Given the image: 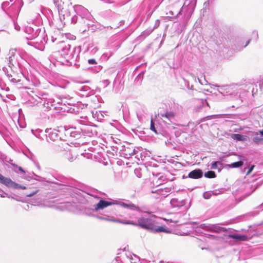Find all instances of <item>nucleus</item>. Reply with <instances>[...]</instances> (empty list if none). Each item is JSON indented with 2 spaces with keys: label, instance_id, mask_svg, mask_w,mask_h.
Instances as JSON below:
<instances>
[{
  "label": "nucleus",
  "instance_id": "a878e982",
  "mask_svg": "<svg viewBox=\"0 0 263 263\" xmlns=\"http://www.w3.org/2000/svg\"><path fill=\"white\" fill-rule=\"evenodd\" d=\"M253 141L257 144H263V137L258 136V133H255L254 137L252 139Z\"/></svg>",
  "mask_w": 263,
  "mask_h": 263
},
{
  "label": "nucleus",
  "instance_id": "7ed1b4c3",
  "mask_svg": "<svg viewBox=\"0 0 263 263\" xmlns=\"http://www.w3.org/2000/svg\"><path fill=\"white\" fill-rule=\"evenodd\" d=\"M73 9L78 15L88 21V22L86 23L88 26L94 25V18L87 9L82 5H76L73 6Z\"/></svg>",
  "mask_w": 263,
  "mask_h": 263
},
{
  "label": "nucleus",
  "instance_id": "3c124183",
  "mask_svg": "<svg viewBox=\"0 0 263 263\" xmlns=\"http://www.w3.org/2000/svg\"><path fill=\"white\" fill-rule=\"evenodd\" d=\"M167 221H170L171 222H174L175 223H178L179 222V220H173L172 219H168Z\"/></svg>",
  "mask_w": 263,
  "mask_h": 263
},
{
  "label": "nucleus",
  "instance_id": "393cba45",
  "mask_svg": "<svg viewBox=\"0 0 263 263\" xmlns=\"http://www.w3.org/2000/svg\"><path fill=\"white\" fill-rule=\"evenodd\" d=\"M172 206L174 208L181 207L184 205L185 201L184 200L179 201L178 199L173 198L170 202Z\"/></svg>",
  "mask_w": 263,
  "mask_h": 263
},
{
  "label": "nucleus",
  "instance_id": "603ef678",
  "mask_svg": "<svg viewBox=\"0 0 263 263\" xmlns=\"http://www.w3.org/2000/svg\"><path fill=\"white\" fill-rule=\"evenodd\" d=\"M7 195H8V194L7 193H5L3 192V194H0V196L1 197H5V196H7Z\"/></svg>",
  "mask_w": 263,
  "mask_h": 263
},
{
  "label": "nucleus",
  "instance_id": "f257e3e1",
  "mask_svg": "<svg viewBox=\"0 0 263 263\" xmlns=\"http://www.w3.org/2000/svg\"><path fill=\"white\" fill-rule=\"evenodd\" d=\"M159 219L155 216L142 217L138 219L137 222L134 221H122L120 222L124 224H132L153 232L155 233L165 232L170 233L171 231L165 226H158Z\"/></svg>",
  "mask_w": 263,
  "mask_h": 263
},
{
  "label": "nucleus",
  "instance_id": "412c9836",
  "mask_svg": "<svg viewBox=\"0 0 263 263\" xmlns=\"http://www.w3.org/2000/svg\"><path fill=\"white\" fill-rule=\"evenodd\" d=\"M209 229L216 233H220L226 231V228L221 227L218 224H210L209 226Z\"/></svg>",
  "mask_w": 263,
  "mask_h": 263
},
{
  "label": "nucleus",
  "instance_id": "f03ea898",
  "mask_svg": "<svg viewBox=\"0 0 263 263\" xmlns=\"http://www.w3.org/2000/svg\"><path fill=\"white\" fill-rule=\"evenodd\" d=\"M59 48H61V51H58L61 52V55L66 59L67 62H76L79 58V54L81 51V49L79 47H74L71 50V46L69 44L62 42L59 44Z\"/></svg>",
  "mask_w": 263,
  "mask_h": 263
},
{
  "label": "nucleus",
  "instance_id": "2f4dec72",
  "mask_svg": "<svg viewBox=\"0 0 263 263\" xmlns=\"http://www.w3.org/2000/svg\"><path fill=\"white\" fill-rule=\"evenodd\" d=\"M204 176L208 178H214L216 177V174L214 172L210 171L205 173Z\"/></svg>",
  "mask_w": 263,
  "mask_h": 263
},
{
  "label": "nucleus",
  "instance_id": "4468645a",
  "mask_svg": "<svg viewBox=\"0 0 263 263\" xmlns=\"http://www.w3.org/2000/svg\"><path fill=\"white\" fill-rule=\"evenodd\" d=\"M112 204H114L113 202L101 199L99 202L97 204L94 205L93 206L96 211H98L99 210L103 209L107 206L112 205Z\"/></svg>",
  "mask_w": 263,
  "mask_h": 263
},
{
  "label": "nucleus",
  "instance_id": "79ce46f5",
  "mask_svg": "<svg viewBox=\"0 0 263 263\" xmlns=\"http://www.w3.org/2000/svg\"><path fill=\"white\" fill-rule=\"evenodd\" d=\"M13 23H14V28H15V30H16L17 31L20 30L21 27L17 24V22L14 21Z\"/></svg>",
  "mask_w": 263,
  "mask_h": 263
},
{
  "label": "nucleus",
  "instance_id": "20e7f679",
  "mask_svg": "<svg viewBox=\"0 0 263 263\" xmlns=\"http://www.w3.org/2000/svg\"><path fill=\"white\" fill-rule=\"evenodd\" d=\"M25 32L27 34L26 38L27 40H33L37 39V40L42 39L43 35L40 36L41 29L39 27L32 23L29 24L25 27Z\"/></svg>",
  "mask_w": 263,
  "mask_h": 263
},
{
  "label": "nucleus",
  "instance_id": "de8ad7c7",
  "mask_svg": "<svg viewBox=\"0 0 263 263\" xmlns=\"http://www.w3.org/2000/svg\"><path fill=\"white\" fill-rule=\"evenodd\" d=\"M37 192V191H33V192L29 193V194H26V196L27 197H31L33 195H34V194H35Z\"/></svg>",
  "mask_w": 263,
  "mask_h": 263
},
{
  "label": "nucleus",
  "instance_id": "f8f14e48",
  "mask_svg": "<svg viewBox=\"0 0 263 263\" xmlns=\"http://www.w3.org/2000/svg\"><path fill=\"white\" fill-rule=\"evenodd\" d=\"M192 0H185V2L184 3V4L183 6L182 7V8L181 10H180L179 11H170L169 13H167V14H168L167 16L168 17L174 18L178 17V16L181 14V12L183 11V10L185 8V7H187L189 5L190 3L192 2Z\"/></svg>",
  "mask_w": 263,
  "mask_h": 263
},
{
  "label": "nucleus",
  "instance_id": "2eb2a0df",
  "mask_svg": "<svg viewBox=\"0 0 263 263\" xmlns=\"http://www.w3.org/2000/svg\"><path fill=\"white\" fill-rule=\"evenodd\" d=\"M203 176V172L201 170L196 169L190 172L188 174L189 178L197 179L200 178Z\"/></svg>",
  "mask_w": 263,
  "mask_h": 263
},
{
  "label": "nucleus",
  "instance_id": "864d4df0",
  "mask_svg": "<svg viewBox=\"0 0 263 263\" xmlns=\"http://www.w3.org/2000/svg\"><path fill=\"white\" fill-rule=\"evenodd\" d=\"M200 226H201V227L202 228H209V226H208L206 225V224H204V223L201 224Z\"/></svg>",
  "mask_w": 263,
  "mask_h": 263
},
{
  "label": "nucleus",
  "instance_id": "6e6d98bb",
  "mask_svg": "<svg viewBox=\"0 0 263 263\" xmlns=\"http://www.w3.org/2000/svg\"><path fill=\"white\" fill-rule=\"evenodd\" d=\"M182 178H183V179H186V178H189V177H188V175H187V176L183 175V176H182Z\"/></svg>",
  "mask_w": 263,
  "mask_h": 263
},
{
  "label": "nucleus",
  "instance_id": "ea45409f",
  "mask_svg": "<svg viewBox=\"0 0 263 263\" xmlns=\"http://www.w3.org/2000/svg\"><path fill=\"white\" fill-rule=\"evenodd\" d=\"M160 21L159 20H157L156 21H155V25L154 26V27L153 28H154V30L157 28H158L159 25H160Z\"/></svg>",
  "mask_w": 263,
  "mask_h": 263
},
{
  "label": "nucleus",
  "instance_id": "ddd939ff",
  "mask_svg": "<svg viewBox=\"0 0 263 263\" xmlns=\"http://www.w3.org/2000/svg\"><path fill=\"white\" fill-rule=\"evenodd\" d=\"M21 75H23V74H21L20 76H19L17 73L14 72L12 70L10 73L9 71H7V76L9 80L14 83H16L21 81L20 77Z\"/></svg>",
  "mask_w": 263,
  "mask_h": 263
},
{
  "label": "nucleus",
  "instance_id": "cd10ccee",
  "mask_svg": "<svg viewBox=\"0 0 263 263\" xmlns=\"http://www.w3.org/2000/svg\"><path fill=\"white\" fill-rule=\"evenodd\" d=\"M91 114L93 118L97 120V121L101 120L102 119V118L103 117V116L100 111H96L95 113L92 111Z\"/></svg>",
  "mask_w": 263,
  "mask_h": 263
},
{
  "label": "nucleus",
  "instance_id": "c85d7f7f",
  "mask_svg": "<svg viewBox=\"0 0 263 263\" xmlns=\"http://www.w3.org/2000/svg\"><path fill=\"white\" fill-rule=\"evenodd\" d=\"M15 49H11L10 51V54H11V55L9 58V64L12 65H14L13 61L14 59L15 55Z\"/></svg>",
  "mask_w": 263,
  "mask_h": 263
},
{
  "label": "nucleus",
  "instance_id": "e433bc0d",
  "mask_svg": "<svg viewBox=\"0 0 263 263\" xmlns=\"http://www.w3.org/2000/svg\"><path fill=\"white\" fill-rule=\"evenodd\" d=\"M150 129L152 131L154 132L155 133H157V131L155 126V123L153 119L151 120Z\"/></svg>",
  "mask_w": 263,
  "mask_h": 263
},
{
  "label": "nucleus",
  "instance_id": "5fc2aeb1",
  "mask_svg": "<svg viewBox=\"0 0 263 263\" xmlns=\"http://www.w3.org/2000/svg\"><path fill=\"white\" fill-rule=\"evenodd\" d=\"M258 133L260 135L261 137L263 136V130H258Z\"/></svg>",
  "mask_w": 263,
  "mask_h": 263
},
{
  "label": "nucleus",
  "instance_id": "6ab92c4d",
  "mask_svg": "<svg viewBox=\"0 0 263 263\" xmlns=\"http://www.w3.org/2000/svg\"><path fill=\"white\" fill-rule=\"evenodd\" d=\"M136 114L138 119L141 120L146 114V108L143 106H139L137 108Z\"/></svg>",
  "mask_w": 263,
  "mask_h": 263
},
{
  "label": "nucleus",
  "instance_id": "680f3d73",
  "mask_svg": "<svg viewBox=\"0 0 263 263\" xmlns=\"http://www.w3.org/2000/svg\"><path fill=\"white\" fill-rule=\"evenodd\" d=\"M101 67H100V66H99V67H98V69H99V70H101Z\"/></svg>",
  "mask_w": 263,
  "mask_h": 263
},
{
  "label": "nucleus",
  "instance_id": "69168bd1",
  "mask_svg": "<svg viewBox=\"0 0 263 263\" xmlns=\"http://www.w3.org/2000/svg\"><path fill=\"white\" fill-rule=\"evenodd\" d=\"M198 80H199V82L200 83H201L200 80L199 79H198Z\"/></svg>",
  "mask_w": 263,
  "mask_h": 263
},
{
  "label": "nucleus",
  "instance_id": "5701e85b",
  "mask_svg": "<svg viewBox=\"0 0 263 263\" xmlns=\"http://www.w3.org/2000/svg\"><path fill=\"white\" fill-rule=\"evenodd\" d=\"M74 128L72 127L68 129H66V135H69L70 137L75 138H79L80 137V134L79 132L73 130Z\"/></svg>",
  "mask_w": 263,
  "mask_h": 263
},
{
  "label": "nucleus",
  "instance_id": "1a4fd4ad",
  "mask_svg": "<svg viewBox=\"0 0 263 263\" xmlns=\"http://www.w3.org/2000/svg\"><path fill=\"white\" fill-rule=\"evenodd\" d=\"M21 4L20 2H15L14 3L11 4L7 12L11 16H13L14 17L17 16L21 10Z\"/></svg>",
  "mask_w": 263,
  "mask_h": 263
},
{
  "label": "nucleus",
  "instance_id": "bb28decb",
  "mask_svg": "<svg viewBox=\"0 0 263 263\" xmlns=\"http://www.w3.org/2000/svg\"><path fill=\"white\" fill-rule=\"evenodd\" d=\"M231 137L234 140H235L236 141H245L246 139V137L245 136L238 134H232L231 136Z\"/></svg>",
  "mask_w": 263,
  "mask_h": 263
},
{
  "label": "nucleus",
  "instance_id": "b1692460",
  "mask_svg": "<svg viewBox=\"0 0 263 263\" xmlns=\"http://www.w3.org/2000/svg\"><path fill=\"white\" fill-rule=\"evenodd\" d=\"M118 204L125 208L131 209L132 210H136L137 211H140L139 207L136 206L135 204L132 203H126L123 202H120Z\"/></svg>",
  "mask_w": 263,
  "mask_h": 263
},
{
  "label": "nucleus",
  "instance_id": "473e14b6",
  "mask_svg": "<svg viewBox=\"0 0 263 263\" xmlns=\"http://www.w3.org/2000/svg\"><path fill=\"white\" fill-rule=\"evenodd\" d=\"M123 154L128 158L131 157L133 155L132 148L130 147L125 148L124 150Z\"/></svg>",
  "mask_w": 263,
  "mask_h": 263
},
{
  "label": "nucleus",
  "instance_id": "052dcab7",
  "mask_svg": "<svg viewBox=\"0 0 263 263\" xmlns=\"http://www.w3.org/2000/svg\"><path fill=\"white\" fill-rule=\"evenodd\" d=\"M26 79H27V80H28L29 82H30V80L29 79V78H26Z\"/></svg>",
  "mask_w": 263,
  "mask_h": 263
},
{
  "label": "nucleus",
  "instance_id": "423d86ee",
  "mask_svg": "<svg viewBox=\"0 0 263 263\" xmlns=\"http://www.w3.org/2000/svg\"><path fill=\"white\" fill-rule=\"evenodd\" d=\"M0 182L4 184L8 187H12L15 189H25L26 187L20 185L15 182L13 181L11 179L5 177L0 174Z\"/></svg>",
  "mask_w": 263,
  "mask_h": 263
},
{
  "label": "nucleus",
  "instance_id": "4be33fe9",
  "mask_svg": "<svg viewBox=\"0 0 263 263\" xmlns=\"http://www.w3.org/2000/svg\"><path fill=\"white\" fill-rule=\"evenodd\" d=\"M171 190L170 188L166 187L165 189H159L157 190L155 192L153 191V193H156L163 197H165L168 195V193Z\"/></svg>",
  "mask_w": 263,
  "mask_h": 263
},
{
  "label": "nucleus",
  "instance_id": "58836bf2",
  "mask_svg": "<svg viewBox=\"0 0 263 263\" xmlns=\"http://www.w3.org/2000/svg\"><path fill=\"white\" fill-rule=\"evenodd\" d=\"M101 83L103 85V86L106 87L109 84L110 82L108 80H104L101 82Z\"/></svg>",
  "mask_w": 263,
  "mask_h": 263
},
{
  "label": "nucleus",
  "instance_id": "aec40b11",
  "mask_svg": "<svg viewBox=\"0 0 263 263\" xmlns=\"http://www.w3.org/2000/svg\"><path fill=\"white\" fill-rule=\"evenodd\" d=\"M228 238H232L238 241H246L248 239V237L245 235H239L237 234H230Z\"/></svg>",
  "mask_w": 263,
  "mask_h": 263
},
{
  "label": "nucleus",
  "instance_id": "8fccbe9b",
  "mask_svg": "<svg viewBox=\"0 0 263 263\" xmlns=\"http://www.w3.org/2000/svg\"><path fill=\"white\" fill-rule=\"evenodd\" d=\"M132 154L133 155L136 154V153H138V151L136 150L135 148H134V147H132Z\"/></svg>",
  "mask_w": 263,
  "mask_h": 263
},
{
  "label": "nucleus",
  "instance_id": "0e129e2a",
  "mask_svg": "<svg viewBox=\"0 0 263 263\" xmlns=\"http://www.w3.org/2000/svg\"><path fill=\"white\" fill-rule=\"evenodd\" d=\"M93 197H95V198H98V199H99V197H98L97 196H93Z\"/></svg>",
  "mask_w": 263,
  "mask_h": 263
},
{
  "label": "nucleus",
  "instance_id": "e2e57ef3",
  "mask_svg": "<svg viewBox=\"0 0 263 263\" xmlns=\"http://www.w3.org/2000/svg\"><path fill=\"white\" fill-rule=\"evenodd\" d=\"M99 218H100V219H104V218H103V217H99Z\"/></svg>",
  "mask_w": 263,
  "mask_h": 263
},
{
  "label": "nucleus",
  "instance_id": "c9c22d12",
  "mask_svg": "<svg viewBox=\"0 0 263 263\" xmlns=\"http://www.w3.org/2000/svg\"><path fill=\"white\" fill-rule=\"evenodd\" d=\"M31 132L33 133V134H34L36 137H39L40 133H42L43 132V130L40 129H37L35 130L32 129Z\"/></svg>",
  "mask_w": 263,
  "mask_h": 263
},
{
  "label": "nucleus",
  "instance_id": "9d476101",
  "mask_svg": "<svg viewBox=\"0 0 263 263\" xmlns=\"http://www.w3.org/2000/svg\"><path fill=\"white\" fill-rule=\"evenodd\" d=\"M123 259L126 263H138L139 257L129 252H124Z\"/></svg>",
  "mask_w": 263,
  "mask_h": 263
},
{
  "label": "nucleus",
  "instance_id": "39448f33",
  "mask_svg": "<svg viewBox=\"0 0 263 263\" xmlns=\"http://www.w3.org/2000/svg\"><path fill=\"white\" fill-rule=\"evenodd\" d=\"M78 122L80 124L83 125L80 127L81 133L84 136L88 137H92L97 135V126L87 125L82 120H79Z\"/></svg>",
  "mask_w": 263,
  "mask_h": 263
},
{
  "label": "nucleus",
  "instance_id": "a18cd8bd",
  "mask_svg": "<svg viewBox=\"0 0 263 263\" xmlns=\"http://www.w3.org/2000/svg\"><path fill=\"white\" fill-rule=\"evenodd\" d=\"M88 62L89 64H95L97 63L96 60L93 59L88 60Z\"/></svg>",
  "mask_w": 263,
  "mask_h": 263
},
{
  "label": "nucleus",
  "instance_id": "f704fd0d",
  "mask_svg": "<svg viewBox=\"0 0 263 263\" xmlns=\"http://www.w3.org/2000/svg\"><path fill=\"white\" fill-rule=\"evenodd\" d=\"M242 164H243V162L241 161H237V162H233V163H231L230 164V166L232 167L237 168V167H239L242 166Z\"/></svg>",
  "mask_w": 263,
  "mask_h": 263
},
{
  "label": "nucleus",
  "instance_id": "a19ab883",
  "mask_svg": "<svg viewBox=\"0 0 263 263\" xmlns=\"http://www.w3.org/2000/svg\"><path fill=\"white\" fill-rule=\"evenodd\" d=\"M219 162L217 161L214 162L211 164V168L212 169H216L217 167V164Z\"/></svg>",
  "mask_w": 263,
  "mask_h": 263
},
{
  "label": "nucleus",
  "instance_id": "09e8293b",
  "mask_svg": "<svg viewBox=\"0 0 263 263\" xmlns=\"http://www.w3.org/2000/svg\"><path fill=\"white\" fill-rule=\"evenodd\" d=\"M31 81L32 82L33 85H37L39 84V82L37 80H35V81L34 82L32 78L31 79Z\"/></svg>",
  "mask_w": 263,
  "mask_h": 263
},
{
  "label": "nucleus",
  "instance_id": "f3484780",
  "mask_svg": "<svg viewBox=\"0 0 263 263\" xmlns=\"http://www.w3.org/2000/svg\"><path fill=\"white\" fill-rule=\"evenodd\" d=\"M79 90L82 92L81 95L83 96L88 97L94 93L93 90H91L89 86L86 85L81 86Z\"/></svg>",
  "mask_w": 263,
  "mask_h": 263
},
{
  "label": "nucleus",
  "instance_id": "c756f323",
  "mask_svg": "<svg viewBox=\"0 0 263 263\" xmlns=\"http://www.w3.org/2000/svg\"><path fill=\"white\" fill-rule=\"evenodd\" d=\"M154 30V28H148L145 30L139 36V37L143 36L144 37H145L149 35Z\"/></svg>",
  "mask_w": 263,
  "mask_h": 263
},
{
  "label": "nucleus",
  "instance_id": "c03bdc74",
  "mask_svg": "<svg viewBox=\"0 0 263 263\" xmlns=\"http://www.w3.org/2000/svg\"><path fill=\"white\" fill-rule=\"evenodd\" d=\"M12 165H13L14 166H15L16 167L18 168V170L23 173H25V171L23 169L22 167H20V166H17L16 165L14 164H11Z\"/></svg>",
  "mask_w": 263,
  "mask_h": 263
},
{
  "label": "nucleus",
  "instance_id": "6e6552de",
  "mask_svg": "<svg viewBox=\"0 0 263 263\" xmlns=\"http://www.w3.org/2000/svg\"><path fill=\"white\" fill-rule=\"evenodd\" d=\"M58 11L61 21L65 24L66 22H68L70 18V12L69 10L66 7L61 8V6L58 7Z\"/></svg>",
  "mask_w": 263,
  "mask_h": 263
},
{
  "label": "nucleus",
  "instance_id": "dca6fc26",
  "mask_svg": "<svg viewBox=\"0 0 263 263\" xmlns=\"http://www.w3.org/2000/svg\"><path fill=\"white\" fill-rule=\"evenodd\" d=\"M261 184H251L250 183L244 184L245 191L249 195H250L254 191H255Z\"/></svg>",
  "mask_w": 263,
  "mask_h": 263
},
{
  "label": "nucleus",
  "instance_id": "9b49d317",
  "mask_svg": "<svg viewBox=\"0 0 263 263\" xmlns=\"http://www.w3.org/2000/svg\"><path fill=\"white\" fill-rule=\"evenodd\" d=\"M59 130H57L55 129L47 128L45 130L46 133V136L47 140H50L51 141H55L59 139V136L57 132Z\"/></svg>",
  "mask_w": 263,
  "mask_h": 263
},
{
  "label": "nucleus",
  "instance_id": "37998d69",
  "mask_svg": "<svg viewBox=\"0 0 263 263\" xmlns=\"http://www.w3.org/2000/svg\"><path fill=\"white\" fill-rule=\"evenodd\" d=\"M254 167L255 166L254 165H252L250 167H249L247 173V175H249L252 171Z\"/></svg>",
  "mask_w": 263,
  "mask_h": 263
},
{
  "label": "nucleus",
  "instance_id": "338daca9",
  "mask_svg": "<svg viewBox=\"0 0 263 263\" xmlns=\"http://www.w3.org/2000/svg\"><path fill=\"white\" fill-rule=\"evenodd\" d=\"M69 161H72V159H69Z\"/></svg>",
  "mask_w": 263,
  "mask_h": 263
},
{
  "label": "nucleus",
  "instance_id": "a211bd4d",
  "mask_svg": "<svg viewBox=\"0 0 263 263\" xmlns=\"http://www.w3.org/2000/svg\"><path fill=\"white\" fill-rule=\"evenodd\" d=\"M234 87V86L231 85L223 86L221 87L219 92L226 95H231L233 94L232 90Z\"/></svg>",
  "mask_w": 263,
  "mask_h": 263
},
{
  "label": "nucleus",
  "instance_id": "4d7b16f0",
  "mask_svg": "<svg viewBox=\"0 0 263 263\" xmlns=\"http://www.w3.org/2000/svg\"><path fill=\"white\" fill-rule=\"evenodd\" d=\"M249 43H250V40L247 41V43H246V44L245 45V47L247 46L249 44Z\"/></svg>",
  "mask_w": 263,
  "mask_h": 263
},
{
  "label": "nucleus",
  "instance_id": "4c0bfd02",
  "mask_svg": "<svg viewBox=\"0 0 263 263\" xmlns=\"http://www.w3.org/2000/svg\"><path fill=\"white\" fill-rule=\"evenodd\" d=\"M78 17L77 15H74L73 17H70V20L72 24H76L77 22Z\"/></svg>",
  "mask_w": 263,
  "mask_h": 263
},
{
  "label": "nucleus",
  "instance_id": "49530a36",
  "mask_svg": "<svg viewBox=\"0 0 263 263\" xmlns=\"http://www.w3.org/2000/svg\"><path fill=\"white\" fill-rule=\"evenodd\" d=\"M101 1L108 4H112L114 2L115 0H101Z\"/></svg>",
  "mask_w": 263,
  "mask_h": 263
},
{
  "label": "nucleus",
  "instance_id": "72a5a7b5",
  "mask_svg": "<svg viewBox=\"0 0 263 263\" xmlns=\"http://www.w3.org/2000/svg\"><path fill=\"white\" fill-rule=\"evenodd\" d=\"M10 5L11 4L9 2L5 1L3 3L2 7L5 11H8L9 10V7H10Z\"/></svg>",
  "mask_w": 263,
  "mask_h": 263
},
{
  "label": "nucleus",
  "instance_id": "0eeeda50",
  "mask_svg": "<svg viewBox=\"0 0 263 263\" xmlns=\"http://www.w3.org/2000/svg\"><path fill=\"white\" fill-rule=\"evenodd\" d=\"M158 116L164 122L169 121L172 123L175 121L176 114L173 110H167L165 111L160 112Z\"/></svg>",
  "mask_w": 263,
  "mask_h": 263
},
{
  "label": "nucleus",
  "instance_id": "7c9ffc66",
  "mask_svg": "<svg viewBox=\"0 0 263 263\" xmlns=\"http://www.w3.org/2000/svg\"><path fill=\"white\" fill-rule=\"evenodd\" d=\"M217 193L214 192L213 191L205 192L203 193V196L205 199H210L213 195H216Z\"/></svg>",
  "mask_w": 263,
  "mask_h": 263
},
{
  "label": "nucleus",
  "instance_id": "13d9d810",
  "mask_svg": "<svg viewBox=\"0 0 263 263\" xmlns=\"http://www.w3.org/2000/svg\"><path fill=\"white\" fill-rule=\"evenodd\" d=\"M253 34H255L256 35V36H257V37L258 36V34H257V33L256 32H255V31H254V32H253Z\"/></svg>",
  "mask_w": 263,
  "mask_h": 263
},
{
  "label": "nucleus",
  "instance_id": "bf43d9fd",
  "mask_svg": "<svg viewBox=\"0 0 263 263\" xmlns=\"http://www.w3.org/2000/svg\"><path fill=\"white\" fill-rule=\"evenodd\" d=\"M55 150H57V151H61V150H62L61 149H59V148H56V147L55 148Z\"/></svg>",
  "mask_w": 263,
  "mask_h": 263
}]
</instances>
